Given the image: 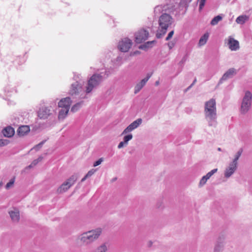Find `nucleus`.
Segmentation results:
<instances>
[{"instance_id": "f257e3e1", "label": "nucleus", "mask_w": 252, "mask_h": 252, "mask_svg": "<svg viewBox=\"0 0 252 252\" xmlns=\"http://www.w3.org/2000/svg\"><path fill=\"white\" fill-rule=\"evenodd\" d=\"M204 114L205 118L208 122L209 126H216L217 108L215 99L211 98L205 102Z\"/></svg>"}, {"instance_id": "f03ea898", "label": "nucleus", "mask_w": 252, "mask_h": 252, "mask_svg": "<svg viewBox=\"0 0 252 252\" xmlns=\"http://www.w3.org/2000/svg\"><path fill=\"white\" fill-rule=\"evenodd\" d=\"M171 13H164L158 17V27L156 36L157 38H162L166 33L168 28L174 22V19L170 15Z\"/></svg>"}, {"instance_id": "7ed1b4c3", "label": "nucleus", "mask_w": 252, "mask_h": 252, "mask_svg": "<svg viewBox=\"0 0 252 252\" xmlns=\"http://www.w3.org/2000/svg\"><path fill=\"white\" fill-rule=\"evenodd\" d=\"M110 73L109 70H105L104 72L93 74L88 80L86 93L87 94L90 93L94 88L98 86L104 79L108 77Z\"/></svg>"}, {"instance_id": "20e7f679", "label": "nucleus", "mask_w": 252, "mask_h": 252, "mask_svg": "<svg viewBox=\"0 0 252 252\" xmlns=\"http://www.w3.org/2000/svg\"><path fill=\"white\" fill-rule=\"evenodd\" d=\"M101 233L100 228L92 230L82 234L79 240L83 245H88L97 239Z\"/></svg>"}, {"instance_id": "39448f33", "label": "nucleus", "mask_w": 252, "mask_h": 252, "mask_svg": "<svg viewBox=\"0 0 252 252\" xmlns=\"http://www.w3.org/2000/svg\"><path fill=\"white\" fill-rule=\"evenodd\" d=\"M71 100L69 97L62 98L58 103V106L60 108L59 112L58 118L59 119H63L67 115L71 105Z\"/></svg>"}, {"instance_id": "423d86ee", "label": "nucleus", "mask_w": 252, "mask_h": 252, "mask_svg": "<svg viewBox=\"0 0 252 252\" xmlns=\"http://www.w3.org/2000/svg\"><path fill=\"white\" fill-rule=\"evenodd\" d=\"M73 79L75 82L71 84L69 91V94L72 95L78 94L82 91V86L84 83V80L79 74H74Z\"/></svg>"}, {"instance_id": "0eeeda50", "label": "nucleus", "mask_w": 252, "mask_h": 252, "mask_svg": "<svg viewBox=\"0 0 252 252\" xmlns=\"http://www.w3.org/2000/svg\"><path fill=\"white\" fill-rule=\"evenodd\" d=\"M252 94L248 91L245 92L241 103L240 112L241 114H245L250 110L252 105Z\"/></svg>"}, {"instance_id": "6e6552de", "label": "nucleus", "mask_w": 252, "mask_h": 252, "mask_svg": "<svg viewBox=\"0 0 252 252\" xmlns=\"http://www.w3.org/2000/svg\"><path fill=\"white\" fill-rule=\"evenodd\" d=\"M175 10L174 6L169 4L159 5L156 6L154 8L155 16L159 17L160 15L164 13H173Z\"/></svg>"}, {"instance_id": "1a4fd4ad", "label": "nucleus", "mask_w": 252, "mask_h": 252, "mask_svg": "<svg viewBox=\"0 0 252 252\" xmlns=\"http://www.w3.org/2000/svg\"><path fill=\"white\" fill-rule=\"evenodd\" d=\"M132 45V40L128 38L122 39L119 43L118 48L123 52H127Z\"/></svg>"}, {"instance_id": "9d476101", "label": "nucleus", "mask_w": 252, "mask_h": 252, "mask_svg": "<svg viewBox=\"0 0 252 252\" xmlns=\"http://www.w3.org/2000/svg\"><path fill=\"white\" fill-rule=\"evenodd\" d=\"M149 32L144 29L139 30L135 33V41L137 43H141L147 39Z\"/></svg>"}, {"instance_id": "9b49d317", "label": "nucleus", "mask_w": 252, "mask_h": 252, "mask_svg": "<svg viewBox=\"0 0 252 252\" xmlns=\"http://www.w3.org/2000/svg\"><path fill=\"white\" fill-rule=\"evenodd\" d=\"M237 73V70L234 68H230L227 70L222 75V77L220 79L218 85H220L224 81L227 80L228 79L232 78Z\"/></svg>"}, {"instance_id": "f8f14e48", "label": "nucleus", "mask_w": 252, "mask_h": 252, "mask_svg": "<svg viewBox=\"0 0 252 252\" xmlns=\"http://www.w3.org/2000/svg\"><path fill=\"white\" fill-rule=\"evenodd\" d=\"M142 120L141 118L137 119L135 121L131 123L126 128L124 129L122 134L128 133L134 129L138 127L142 123Z\"/></svg>"}, {"instance_id": "ddd939ff", "label": "nucleus", "mask_w": 252, "mask_h": 252, "mask_svg": "<svg viewBox=\"0 0 252 252\" xmlns=\"http://www.w3.org/2000/svg\"><path fill=\"white\" fill-rule=\"evenodd\" d=\"M238 165L232 162H230L228 166L226 168L224 171V177L228 178L231 177L236 171Z\"/></svg>"}, {"instance_id": "4468645a", "label": "nucleus", "mask_w": 252, "mask_h": 252, "mask_svg": "<svg viewBox=\"0 0 252 252\" xmlns=\"http://www.w3.org/2000/svg\"><path fill=\"white\" fill-rule=\"evenodd\" d=\"M151 74L148 73L145 78L143 79L139 83H138L135 86L134 88L135 94H137L142 89V88L145 85L147 82L151 77Z\"/></svg>"}, {"instance_id": "2eb2a0df", "label": "nucleus", "mask_w": 252, "mask_h": 252, "mask_svg": "<svg viewBox=\"0 0 252 252\" xmlns=\"http://www.w3.org/2000/svg\"><path fill=\"white\" fill-rule=\"evenodd\" d=\"M50 114V110L46 107H42L38 112V116L41 119H47Z\"/></svg>"}, {"instance_id": "dca6fc26", "label": "nucleus", "mask_w": 252, "mask_h": 252, "mask_svg": "<svg viewBox=\"0 0 252 252\" xmlns=\"http://www.w3.org/2000/svg\"><path fill=\"white\" fill-rule=\"evenodd\" d=\"M228 45L229 48L231 51H236L238 50L240 47L239 42L231 36L229 37Z\"/></svg>"}, {"instance_id": "f3484780", "label": "nucleus", "mask_w": 252, "mask_h": 252, "mask_svg": "<svg viewBox=\"0 0 252 252\" xmlns=\"http://www.w3.org/2000/svg\"><path fill=\"white\" fill-rule=\"evenodd\" d=\"M218 171L217 168L214 169L211 171L209 172L206 175L202 177L200 181L199 184L200 186L205 185L207 181L214 174L216 173Z\"/></svg>"}, {"instance_id": "a211bd4d", "label": "nucleus", "mask_w": 252, "mask_h": 252, "mask_svg": "<svg viewBox=\"0 0 252 252\" xmlns=\"http://www.w3.org/2000/svg\"><path fill=\"white\" fill-rule=\"evenodd\" d=\"M224 238L219 237L214 248V252H221L222 251L223 247V240Z\"/></svg>"}, {"instance_id": "6ab92c4d", "label": "nucleus", "mask_w": 252, "mask_h": 252, "mask_svg": "<svg viewBox=\"0 0 252 252\" xmlns=\"http://www.w3.org/2000/svg\"><path fill=\"white\" fill-rule=\"evenodd\" d=\"M2 133L5 137H11L14 134L15 130L12 127L8 126L3 130Z\"/></svg>"}, {"instance_id": "aec40b11", "label": "nucleus", "mask_w": 252, "mask_h": 252, "mask_svg": "<svg viewBox=\"0 0 252 252\" xmlns=\"http://www.w3.org/2000/svg\"><path fill=\"white\" fill-rule=\"evenodd\" d=\"M30 127L28 126H22L18 128L17 132L18 135L23 136L30 131Z\"/></svg>"}, {"instance_id": "412c9836", "label": "nucleus", "mask_w": 252, "mask_h": 252, "mask_svg": "<svg viewBox=\"0 0 252 252\" xmlns=\"http://www.w3.org/2000/svg\"><path fill=\"white\" fill-rule=\"evenodd\" d=\"M4 91L7 96H10L13 93H16V90L15 87L12 86L11 85L8 84L4 89Z\"/></svg>"}, {"instance_id": "4be33fe9", "label": "nucleus", "mask_w": 252, "mask_h": 252, "mask_svg": "<svg viewBox=\"0 0 252 252\" xmlns=\"http://www.w3.org/2000/svg\"><path fill=\"white\" fill-rule=\"evenodd\" d=\"M78 179V176L77 174H74L72 175L70 178H69L66 181L64 182V185L63 186H65V185H69V187H71L73 186L76 180Z\"/></svg>"}, {"instance_id": "5701e85b", "label": "nucleus", "mask_w": 252, "mask_h": 252, "mask_svg": "<svg viewBox=\"0 0 252 252\" xmlns=\"http://www.w3.org/2000/svg\"><path fill=\"white\" fill-rule=\"evenodd\" d=\"M209 37V33L208 32L205 33L200 38L198 42V45L202 46L205 45Z\"/></svg>"}, {"instance_id": "b1692460", "label": "nucleus", "mask_w": 252, "mask_h": 252, "mask_svg": "<svg viewBox=\"0 0 252 252\" xmlns=\"http://www.w3.org/2000/svg\"><path fill=\"white\" fill-rule=\"evenodd\" d=\"M9 214L11 218V220L13 221H18L20 219L19 212L18 211L16 210L15 211H11L9 212Z\"/></svg>"}, {"instance_id": "393cba45", "label": "nucleus", "mask_w": 252, "mask_h": 252, "mask_svg": "<svg viewBox=\"0 0 252 252\" xmlns=\"http://www.w3.org/2000/svg\"><path fill=\"white\" fill-rule=\"evenodd\" d=\"M248 19L249 17L247 15H241L236 18V22L237 24L243 25L248 20Z\"/></svg>"}, {"instance_id": "a878e982", "label": "nucleus", "mask_w": 252, "mask_h": 252, "mask_svg": "<svg viewBox=\"0 0 252 252\" xmlns=\"http://www.w3.org/2000/svg\"><path fill=\"white\" fill-rule=\"evenodd\" d=\"M243 152V149L242 148H240L239 151L237 152L236 155H235V157L234 159L232 160V161L231 162L234 164H235L236 165H238V160L241 156Z\"/></svg>"}, {"instance_id": "bb28decb", "label": "nucleus", "mask_w": 252, "mask_h": 252, "mask_svg": "<svg viewBox=\"0 0 252 252\" xmlns=\"http://www.w3.org/2000/svg\"><path fill=\"white\" fill-rule=\"evenodd\" d=\"M155 42V41H148L144 44L141 45L139 48L142 50H146L148 48L152 47V44Z\"/></svg>"}, {"instance_id": "cd10ccee", "label": "nucleus", "mask_w": 252, "mask_h": 252, "mask_svg": "<svg viewBox=\"0 0 252 252\" xmlns=\"http://www.w3.org/2000/svg\"><path fill=\"white\" fill-rule=\"evenodd\" d=\"M155 42V41H148L144 44L141 45L139 48L142 50H146L148 48L152 47V44Z\"/></svg>"}, {"instance_id": "c85d7f7f", "label": "nucleus", "mask_w": 252, "mask_h": 252, "mask_svg": "<svg viewBox=\"0 0 252 252\" xmlns=\"http://www.w3.org/2000/svg\"><path fill=\"white\" fill-rule=\"evenodd\" d=\"M222 18L220 15H218L214 17L210 22V24L212 26L216 25L218 23L222 20Z\"/></svg>"}, {"instance_id": "c756f323", "label": "nucleus", "mask_w": 252, "mask_h": 252, "mask_svg": "<svg viewBox=\"0 0 252 252\" xmlns=\"http://www.w3.org/2000/svg\"><path fill=\"white\" fill-rule=\"evenodd\" d=\"M64 185V182L58 188V191L60 193L63 192L67 191L71 187H69V185Z\"/></svg>"}, {"instance_id": "7c9ffc66", "label": "nucleus", "mask_w": 252, "mask_h": 252, "mask_svg": "<svg viewBox=\"0 0 252 252\" xmlns=\"http://www.w3.org/2000/svg\"><path fill=\"white\" fill-rule=\"evenodd\" d=\"M107 250L106 246L105 244H102L98 247L94 252H106Z\"/></svg>"}, {"instance_id": "2f4dec72", "label": "nucleus", "mask_w": 252, "mask_h": 252, "mask_svg": "<svg viewBox=\"0 0 252 252\" xmlns=\"http://www.w3.org/2000/svg\"><path fill=\"white\" fill-rule=\"evenodd\" d=\"M82 102H80L74 104L71 109V111L72 112H76L81 107Z\"/></svg>"}, {"instance_id": "473e14b6", "label": "nucleus", "mask_w": 252, "mask_h": 252, "mask_svg": "<svg viewBox=\"0 0 252 252\" xmlns=\"http://www.w3.org/2000/svg\"><path fill=\"white\" fill-rule=\"evenodd\" d=\"M132 135L131 133L124 136V141L125 142V144L126 145L127 144L129 140H130L131 139H132Z\"/></svg>"}, {"instance_id": "72a5a7b5", "label": "nucleus", "mask_w": 252, "mask_h": 252, "mask_svg": "<svg viewBox=\"0 0 252 252\" xmlns=\"http://www.w3.org/2000/svg\"><path fill=\"white\" fill-rule=\"evenodd\" d=\"M45 142V140H43L42 141H41V142H40L38 144L36 145L34 147V149L36 150V151H38L39 150L41 147L42 146H43V145L44 144Z\"/></svg>"}, {"instance_id": "f704fd0d", "label": "nucleus", "mask_w": 252, "mask_h": 252, "mask_svg": "<svg viewBox=\"0 0 252 252\" xmlns=\"http://www.w3.org/2000/svg\"><path fill=\"white\" fill-rule=\"evenodd\" d=\"M14 183V179H11L8 183H7L6 185L5 188L6 189H8L10 187H11Z\"/></svg>"}, {"instance_id": "c9c22d12", "label": "nucleus", "mask_w": 252, "mask_h": 252, "mask_svg": "<svg viewBox=\"0 0 252 252\" xmlns=\"http://www.w3.org/2000/svg\"><path fill=\"white\" fill-rule=\"evenodd\" d=\"M39 162L38 161V160L35 159L34 160L31 164L28 166L27 168H31L32 167H33V166H35Z\"/></svg>"}, {"instance_id": "e433bc0d", "label": "nucleus", "mask_w": 252, "mask_h": 252, "mask_svg": "<svg viewBox=\"0 0 252 252\" xmlns=\"http://www.w3.org/2000/svg\"><path fill=\"white\" fill-rule=\"evenodd\" d=\"M174 32L173 30H172L171 32H170L168 33L167 36L166 37L165 40H167V41L170 40L172 38V36H173V35L174 34Z\"/></svg>"}, {"instance_id": "4c0bfd02", "label": "nucleus", "mask_w": 252, "mask_h": 252, "mask_svg": "<svg viewBox=\"0 0 252 252\" xmlns=\"http://www.w3.org/2000/svg\"><path fill=\"white\" fill-rule=\"evenodd\" d=\"M205 1L200 0L199 2V10L201 11L204 6Z\"/></svg>"}, {"instance_id": "58836bf2", "label": "nucleus", "mask_w": 252, "mask_h": 252, "mask_svg": "<svg viewBox=\"0 0 252 252\" xmlns=\"http://www.w3.org/2000/svg\"><path fill=\"white\" fill-rule=\"evenodd\" d=\"M102 161H103V158H100L98 160H97V161H96L95 162H94V166L95 167V166L99 165V164H100L101 163Z\"/></svg>"}, {"instance_id": "ea45409f", "label": "nucleus", "mask_w": 252, "mask_h": 252, "mask_svg": "<svg viewBox=\"0 0 252 252\" xmlns=\"http://www.w3.org/2000/svg\"><path fill=\"white\" fill-rule=\"evenodd\" d=\"M95 172V169H92L90 170L87 173V174H86L87 177H88L89 178V177L92 176L94 173Z\"/></svg>"}, {"instance_id": "a19ab883", "label": "nucleus", "mask_w": 252, "mask_h": 252, "mask_svg": "<svg viewBox=\"0 0 252 252\" xmlns=\"http://www.w3.org/2000/svg\"><path fill=\"white\" fill-rule=\"evenodd\" d=\"M175 45V42H174L173 41H170L167 43V45L169 48V49H172Z\"/></svg>"}, {"instance_id": "79ce46f5", "label": "nucleus", "mask_w": 252, "mask_h": 252, "mask_svg": "<svg viewBox=\"0 0 252 252\" xmlns=\"http://www.w3.org/2000/svg\"><path fill=\"white\" fill-rule=\"evenodd\" d=\"M125 144V142L124 141L120 142L118 146V148L121 149V148H123L124 147Z\"/></svg>"}, {"instance_id": "37998d69", "label": "nucleus", "mask_w": 252, "mask_h": 252, "mask_svg": "<svg viewBox=\"0 0 252 252\" xmlns=\"http://www.w3.org/2000/svg\"><path fill=\"white\" fill-rule=\"evenodd\" d=\"M6 144V141L2 139H0V147L4 146Z\"/></svg>"}, {"instance_id": "c03bdc74", "label": "nucleus", "mask_w": 252, "mask_h": 252, "mask_svg": "<svg viewBox=\"0 0 252 252\" xmlns=\"http://www.w3.org/2000/svg\"><path fill=\"white\" fill-rule=\"evenodd\" d=\"M186 57L185 56H184L182 59L181 60V61H180V63H185V62L186 61Z\"/></svg>"}, {"instance_id": "a18cd8bd", "label": "nucleus", "mask_w": 252, "mask_h": 252, "mask_svg": "<svg viewBox=\"0 0 252 252\" xmlns=\"http://www.w3.org/2000/svg\"><path fill=\"white\" fill-rule=\"evenodd\" d=\"M192 87V85H190L185 90V93L187 92V91H188L189 89H190V88Z\"/></svg>"}, {"instance_id": "49530a36", "label": "nucleus", "mask_w": 252, "mask_h": 252, "mask_svg": "<svg viewBox=\"0 0 252 252\" xmlns=\"http://www.w3.org/2000/svg\"><path fill=\"white\" fill-rule=\"evenodd\" d=\"M88 177H87V175H86L81 180V182H84Z\"/></svg>"}, {"instance_id": "de8ad7c7", "label": "nucleus", "mask_w": 252, "mask_h": 252, "mask_svg": "<svg viewBox=\"0 0 252 252\" xmlns=\"http://www.w3.org/2000/svg\"><path fill=\"white\" fill-rule=\"evenodd\" d=\"M43 159V158L42 157H39L38 158L36 159V160H38V161L39 162L41 161Z\"/></svg>"}, {"instance_id": "09e8293b", "label": "nucleus", "mask_w": 252, "mask_h": 252, "mask_svg": "<svg viewBox=\"0 0 252 252\" xmlns=\"http://www.w3.org/2000/svg\"><path fill=\"white\" fill-rule=\"evenodd\" d=\"M196 79L195 78L194 80H193V82L191 84V85H192L193 86L194 85V84L196 83Z\"/></svg>"}, {"instance_id": "8fccbe9b", "label": "nucleus", "mask_w": 252, "mask_h": 252, "mask_svg": "<svg viewBox=\"0 0 252 252\" xmlns=\"http://www.w3.org/2000/svg\"><path fill=\"white\" fill-rule=\"evenodd\" d=\"M158 84H159V81H156L155 83V85L156 86H158Z\"/></svg>"}, {"instance_id": "3c124183", "label": "nucleus", "mask_w": 252, "mask_h": 252, "mask_svg": "<svg viewBox=\"0 0 252 252\" xmlns=\"http://www.w3.org/2000/svg\"><path fill=\"white\" fill-rule=\"evenodd\" d=\"M152 242L150 241V242H149V246H152Z\"/></svg>"}, {"instance_id": "603ef678", "label": "nucleus", "mask_w": 252, "mask_h": 252, "mask_svg": "<svg viewBox=\"0 0 252 252\" xmlns=\"http://www.w3.org/2000/svg\"><path fill=\"white\" fill-rule=\"evenodd\" d=\"M139 52L138 51H137L136 52H134L135 54H137Z\"/></svg>"}, {"instance_id": "864d4df0", "label": "nucleus", "mask_w": 252, "mask_h": 252, "mask_svg": "<svg viewBox=\"0 0 252 252\" xmlns=\"http://www.w3.org/2000/svg\"><path fill=\"white\" fill-rule=\"evenodd\" d=\"M218 150H219V151H220V150H221L220 148H218Z\"/></svg>"}, {"instance_id": "5fc2aeb1", "label": "nucleus", "mask_w": 252, "mask_h": 252, "mask_svg": "<svg viewBox=\"0 0 252 252\" xmlns=\"http://www.w3.org/2000/svg\"><path fill=\"white\" fill-rule=\"evenodd\" d=\"M25 62V61H24V60L23 59V60H22V62L23 63V62Z\"/></svg>"}, {"instance_id": "6e6d98bb", "label": "nucleus", "mask_w": 252, "mask_h": 252, "mask_svg": "<svg viewBox=\"0 0 252 252\" xmlns=\"http://www.w3.org/2000/svg\"><path fill=\"white\" fill-rule=\"evenodd\" d=\"M191 1V0H189V1L190 2Z\"/></svg>"}]
</instances>
